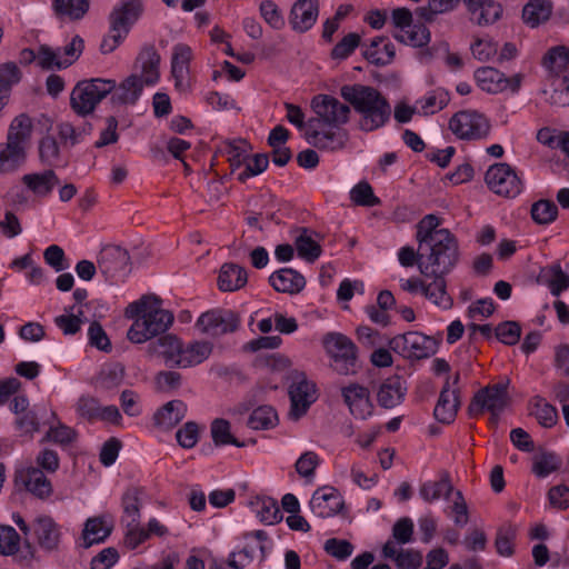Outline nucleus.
Masks as SVG:
<instances>
[{
    "label": "nucleus",
    "instance_id": "1",
    "mask_svg": "<svg viewBox=\"0 0 569 569\" xmlns=\"http://www.w3.org/2000/svg\"><path fill=\"white\" fill-rule=\"evenodd\" d=\"M440 218L436 214H427L418 222V238L420 246L429 242L432 248L428 262L419 263V271L427 278H433L425 288H431L432 296L428 298L436 306L449 309L452 299L447 293L445 274L449 273L459 260V246L453 233L449 229L439 228Z\"/></svg>",
    "mask_w": 569,
    "mask_h": 569
},
{
    "label": "nucleus",
    "instance_id": "2",
    "mask_svg": "<svg viewBox=\"0 0 569 569\" xmlns=\"http://www.w3.org/2000/svg\"><path fill=\"white\" fill-rule=\"evenodd\" d=\"M126 317L133 319L127 338L142 343L164 333L173 322V315L161 307V300L153 295L142 296L126 308Z\"/></svg>",
    "mask_w": 569,
    "mask_h": 569
},
{
    "label": "nucleus",
    "instance_id": "3",
    "mask_svg": "<svg viewBox=\"0 0 569 569\" xmlns=\"http://www.w3.org/2000/svg\"><path fill=\"white\" fill-rule=\"evenodd\" d=\"M340 94L360 114L359 128L365 132L382 128L391 118L388 99L375 87L346 84L341 87Z\"/></svg>",
    "mask_w": 569,
    "mask_h": 569
},
{
    "label": "nucleus",
    "instance_id": "4",
    "mask_svg": "<svg viewBox=\"0 0 569 569\" xmlns=\"http://www.w3.org/2000/svg\"><path fill=\"white\" fill-rule=\"evenodd\" d=\"M160 54L154 46L147 44L138 53L134 72L123 79L111 92V102L116 106L134 104L146 86L154 84L160 77Z\"/></svg>",
    "mask_w": 569,
    "mask_h": 569
},
{
    "label": "nucleus",
    "instance_id": "5",
    "mask_svg": "<svg viewBox=\"0 0 569 569\" xmlns=\"http://www.w3.org/2000/svg\"><path fill=\"white\" fill-rule=\"evenodd\" d=\"M116 81L93 78L79 81L71 91L70 106L81 117L92 113L98 103L112 92Z\"/></svg>",
    "mask_w": 569,
    "mask_h": 569
},
{
    "label": "nucleus",
    "instance_id": "6",
    "mask_svg": "<svg viewBox=\"0 0 569 569\" xmlns=\"http://www.w3.org/2000/svg\"><path fill=\"white\" fill-rule=\"evenodd\" d=\"M323 348L332 359L331 367L340 375L357 371V347L347 336L329 332L322 339Z\"/></svg>",
    "mask_w": 569,
    "mask_h": 569
},
{
    "label": "nucleus",
    "instance_id": "7",
    "mask_svg": "<svg viewBox=\"0 0 569 569\" xmlns=\"http://www.w3.org/2000/svg\"><path fill=\"white\" fill-rule=\"evenodd\" d=\"M316 117L308 120V126L339 128L349 121L350 107L329 94H318L311 100Z\"/></svg>",
    "mask_w": 569,
    "mask_h": 569
},
{
    "label": "nucleus",
    "instance_id": "8",
    "mask_svg": "<svg viewBox=\"0 0 569 569\" xmlns=\"http://www.w3.org/2000/svg\"><path fill=\"white\" fill-rule=\"evenodd\" d=\"M509 383L510 380L505 379L480 389L469 405V413L475 416L482 413L483 410H488L491 412V422L497 423L498 416L510 402L508 393Z\"/></svg>",
    "mask_w": 569,
    "mask_h": 569
},
{
    "label": "nucleus",
    "instance_id": "9",
    "mask_svg": "<svg viewBox=\"0 0 569 569\" xmlns=\"http://www.w3.org/2000/svg\"><path fill=\"white\" fill-rule=\"evenodd\" d=\"M389 348L407 359H425L436 352V341L418 331L398 335L389 340Z\"/></svg>",
    "mask_w": 569,
    "mask_h": 569
},
{
    "label": "nucleus",
    "instance_id": "10",
    "mask_svg": "<svg viewBox=\"0 0 569 569\" xmlns=\"http://www.w3.org/2000/svg\"><path fill=\"white\" fill-rule=\"evenodd\" d=\"M97 263L99 271L110 282L126 278L131 271L130 254L120 246L103 247L98 254Z\"/></svg>",
    "mask_w": 569,
    "mask_h": 569
},
{
    "label": "nucleus",
    "instance_id": "11",
    "mask_svg": "<svg viewBox=\"0 0 569 569\" xmlns=\"http://www.w3.org/2000/svg\"><path fill=\"white\" fill-rule=\"evenodd\" d=\"M450 130L462 140H480L490 132V122L477 111L457 112L449 121Z\"/></svg>",
    "mask_w": 569,
    "mask_h": 569
},
{
    "label": "nucleus",
    "instance_id": "12",
    "mask_svg": "<svg viewBox=\"0 0 569 569\" xmlns=\"http://www.w3.org/2000/svg\"><path fill=\"white\" fill-rule=\"evenodd\" d=\"M485 179L489 189L499 196L515 198L522 190L521 179L513 168L506 162L490 166Z\"/></svg>",
    "mask_w": 569,
    "mask_h": 569
},
{
    "label": "nucleus",
    "instance_id": "13",
    "mask_svg": "<svg viewBox=\"0 0 569 569\" xmlns=\"http://www.w3.org/2000/svg\"><path fill=\"white\" fill-rule=\"evenodd\" d=\"M240 323L239 316L231 310H210L197 320V328L209 336H221L233 332Z\"/></svg>",
    "mask_w": 569,
    "mask_h": 569
},
{
    "label": "nucleus",
    "instance_id": "14",
    "mask_svg": "<svg viewBox=\"0 0 569 569\" xmlns=\"http://www.w3.org/2000/svg\"><path fill=\"white\" fill-rule=\"evenodd\" d=\"M475 78L481 90L489 93H499L507 89L518 92L522 82V74L516 73L508 78L492 67H482L476 70Z\"/></svg>",
    "mask_w": 569,
    "mask_h": 569
},
{
    "label": "nucleus",
    "instance_id": "15",
    "mask_svg": "<svg viewBox=\"0 0 569 569\" xmlns=\"http://www.w3.org/2000/svg\"><path fill=\"white\" fill-rule=\"evenodd\" d=\"M0 553L13 556L14 561L21 566H29L34 556V548L26 541L20 548V536L10 526H0Z\"/></svg>",
    "mask_w": 569,
    "mask_h": 569
},
{
    "label": "nucleus",
    "instance_id": "16",
    "mask_svg": "<svg viewBox=\"0 0 569 569\" xmlns=\"http://www.w3.org/2000/svg\"><path fill=\"white\" fill-rule=\"evenodd\" d=\"M289 397L291 406L288 416L297 421L307 413L309 407L317 400L316 386L302 378L291 383Z\"/></svg>",
    "mask_w": 569,
    "mask_h": 569
},
{
    "label": "nucleus",
    "instance_id": "17",
    "mask_svg": "<svg viewBox=\"0 0 569 569\" xmlns=\"http://www.w3.org/2000/svg\"><path fill=\"white\" fill-rule=\"evenodd\" d=\"M309 506L319 518H329L341 512L345 501L337 489L326 486L313 492Z\"/></svg>",
    "mask_w": 569,
    "mask_h": 569
},
{
    "label": "nucleus",
    "instance_id": "18",
    "mask_svg": "<svg viewBox=\"0 0 569 569\" xmlns=\"http://www.w3.org/2000/svg\"><path fill=\"white\" fill-rule=\"evenodd\" d=\"M142 12L143 3L141 0L122 1L112 9L109 16L111 31L118 30L127 36L130 28L138 21Z\"/></svg>",
    "mask_w": 569,
    "mask_h": 569
},
{
    "label": "nucleus",
    "instance_id": "19",
    "mask_svg": "<svg viewBox=\"0 0 569 569\" xmlns=\"http://www.w3.org/2000/svg\"><path fill=\"white\" fill-rule=\"evenodd\" d=\"M305 137L313 147L327 150L342 149L349 139L346 130L340 128H337V130H333V128L325 129V127H307Z\"/></svg>",
    "mask_w": 569,
    "mask_h": 569
},
{
    "label": "nucleus",
    "instance_id": "20",
    "mask_svg": "<svg viewBox=\"0 0 569 569\" xmlns=\"http://www.w3.org/2000/svg\"><path fill=\"white\" fill-rule=\"evenodd\" d=\"M192 58L191 48L179 43L174 46L171 59V74L174 79V88L180 92H187L191 88L189 77V63Z\"/></svg>",
    "mask_w": 569,
    "mask_h": 569
},
{
    "label": "nucleus",
    "instance_id": "21",
    "mask_svg": "<svg viewBox=\"0 0 569 569\" xmlns=\"http://www.w3.org/2000/svg\"><path fill=\"white\" fill-rule=\"evenodd\" d=\"M318 16V0H298L291 8L289 22L295 31L302 33L312 28Z\"/></svg>",
    "mask_w": 569,
    "mask_h": 569
},
{
    "label": "nucleus",
    "instance_id": "22",
    "mask_svg": "<svg viewBox=\"0 0 569 569\" xmlns=\"http://www.w3.org/2000/svg\"><path fill=\"white\" fill-rule=\"evenodd\" d=\"M460 388H451L449 378L440 392L435 407V418L441 423H451L460 407Z\"/></svg>",
    "mask_w": 569,
    "mask_h": 569
},
{
    "label": "nucleus",
    "instance_id": "23",
    "mask_svg": "<svg viewBox=\"0 0 569 569\" xmlns=\"http://www.w3.org/2000/svg\"><path fill=\"white\" fill-rule=\"evenodd\" d=\"M342 397L350 409V412L360 419H365L372 412L369 390L358 383H351L342 388Z\"/></svg>",
    "mask_w": 569,
    "mask_h": 569
},
{
    "label": "nucleus",
    "instance_id": "24",
    "mask_svg": "<svg viewBox=\"0 0 569 569\" xmlns=\"http://www.w3.org/2000/svg\"><path fill=\"white\" fill-rule=\"evenodd\" d=\"M406 392V381L400 376L395 375L383 380L379 386L377 401L382 408L391 409L403 401Z\"/></svg>",
    "mask_w": 569,
    "mask_h": 569
},
{
    "label": "nucleus",
    "instance_id": "25",
    "mask_svg": "<svg viewBox=\"0 0 569 569\" xmlns=\"http://www.w3.org/2000/svg\"><path fill=\"white\" fill-rule=\"evenodd\" d=\"M269 283L278 292L296 295L306 287V279L295 269L282 268L271 273Z\"/></svg>",
    "mask_w": 569,
    "mask_h": 569
},
{
    "label": "nucleus",
    "instance_id": "26",
    "mask_svg": "<svg viewBox=\"0 0 569 569\" xmlns=\"http://www.w3.org/2000/svg\"><path fill=\"white\" fill-rule=\"evenodd\" d=\"M34 535L39 546L53 551L60 542V529L56 521L49 516H40L34 521Z\"/></svg>",
    "mask_w": 569,
    "mask_h": 569
},
{
    "label": "nucleus",
    "instance_id": "27",
    "mask_svg": "<svg viewBox=\"0 0 569 569\" xmlns=\"http://www.w3.org/2000/svg\"><path fill=\"white\" fill-rule=\"evenodd\" d=\"M20 479L26 490L39 499H48L53 492L51 481L39 468L27 469L20 473Z\"/></svg>",
    "mask_w": 569,
    "mask_h": 569
},
{
    "label": "nucleus",
    "instance_id": "28",
    "mask_svg": "<svg viewBox=\"0 0 569 569\" xmlns=\"http://www.w3.org/2000/svg\"><path fill=\"white\" fill-rule=\"evenodd\" d=\"M32 130L33 124L31 118L26 113H20L11 121L8 128L7 142L28 151L31 143Z\"/></svg>",
    "mask_w": 569,
    "mask_h": 569
},
{
    "label": "nucleus",
    "instance_id": "29",
    "mask_svg": "<svg viewBox=\"0 0 569 569\" xmlns=\"http://www.w3.org/2000/svg\"><path fill=\"white\" fill-rule=\"evenodd\" d=\"M248 281V274L243 267L227 262L220 268L218 276V287L221 291L232 292L241 289Z\"/></svg>",
    "mask_w": 569,
    "mask_h": 569
},
{
    "label": "nucleus",
    "instance_id": "30",
    "mask_svg": "<svg viewBox=\"0 0 569 569\" xmlns=\"http://www.w3.org/2000/svg\"><path fill=\"white\" fill-rule=\"evenodd\" d=\"M537 281L550 289V292L558 297L569 288V276L559 263H552L540 269Z\"/></svg>",
    "mask_w": 569,
    "mask_h": 569
},
{
    "label": "nucleus",
    "instance_id": "31",
    "mask_svg": "<svg viewBox=\"0 0 569 569\" xmlns=\"http://www.w3.org/2000/svg\"><path fill=\"white\" fill-rule=\"evenodd\" d=\"M453 492V485L447 471L440 475L439 480H429L423 482L419 488L420 497L428 503H431L440 498L449 499Z\"/></svg>",
    "mask_w": 569,
    "mask_h": 569
},
{
    "label": "nucleus",
    "instance_id": "32",
    "mask_svg": "<svg viewBox=\"0 0 569 569\" xmlns=\"http://www.w3.org/2000/svg\"><path fill=\"white\" fill-rule=\"evenodd\" d=\"M186 413L187 406L183 401L171 400L154 413L153 420L159 428L170 430L184 418Z\"/></svg>",
    "mask_w": 569,
    "mask_h": 569
},
{
    "label": "nucleus",
    "instance_id": "33",
    "mask_svg": "<svg viewBox=\"0 0 569 569\" xmlns=\"http://www.w3.org/2000/svg\"><path fill=\"white\" fill-rule=\"evenodd\" d=\"M143 493V489L140 487H129L122 495L121 506L123 510V516L121 522L123 525H132L136 526L137 522H140V510L142 507L141 496Z\"/></svg>",
    "mask_w": 569,
    "mask_h": 569
},
{
    "label": "nucleus",
    "instance_id": "34",
    "mask_svg": "<svg viewBox=\"0 0 569 569\" xmlns=\"http://www.w3.org/2000/svg\"><path fill=\"white\" fill-rule=\"evenodd\" d=\"M23 184L34 194L46 197L60 183L56 172L51 169L39 173H28L22 177Z\"/></svg>",
    "mask_w": 569,
    "mask_h": 569
},
{
    "label": "nucleus",
    "instance_id": "35",
    "mask_svg": "<svg viewBox=\"0 0 569 569\" xmlns=\"http://www.w3.org/2000/svg\"><path fill=\"white\" fill-rule=\"evenodd\" d=\"M313 234L318 236L307 228H301L298 230V236L295 238V248L298 256L309 263L315 262L322 252L321 246L313 238Z\"/></svg>",
    "mask_w": 569,
    "mask_h": 569
},
{
    "label": "nucleus",
    "instance_id": "36",
    "mask_svg": "<svg viewBox=\"0 0 569 569\" xmlns=\"http://www.w3.org/2000/svg\"><path fill=\"white\" fill-rule=\"evenodd\" d=\"M363 57L379 67L389 64L395 58V46L387 38L377 37L366 48Z\"/></svg>",
    "mask_w": 569,
    "mask_h": 569
},
{
    "label": "nucleus",
    "instance_id": "37",
    "mask_svg": "<svg viewBox=\"0 0 569 569\" xmlns=\"http://www.w3.org/2000/svg\"><path fill=\"white\" fill-rule=\"evenodd\" d=\"M90 8V0H52V10L60 19L79 21Z\"/></svg>",
    "mask_w": 569,
    "mask_h": 569
},
{
    "label": "nucleus",
    "instance_id": "38",
    "mask_svg": "<svg viewBox=\"0 0 569 569\" xmlns=\"http://www.w3.org/2000/svg\"><path fill=\"white\" fill-rule=\"evenodd\" d=\"M212 351L210 342L196 341L189 345L187 348L182 347V352L176 361V366L179 368H189L203 362Z\"/></svg>",
    "mask_w": 569,
    "mask_h": 569
},
{
    "label": "nucleus",
    "instance_id": "39",
    "mask_svg": "<svg viewBox=\"0 0 569 569\" xmlns=\"http://www.w3.org/2000/svg\"><path fill=\"white\" fill-rule=\"evenodd\" d=\"M27 159V151L9 142L0 143V173L18 170Z\"/></svg>",
    "mask_w": 569,
    "mask_h": 569
},
{
    "label": "nucleus",
    "instance_id": "40",
    "mask_svg": "<svg viewBox=\"0 0 569 569\" xmlns=\"http://www.w3.org/2000/svg\"><path fill=\"white\" fill-rule=\"evenodd\" d=\"M552 12V4L549 0H531L522 10L523 21L535 28L547 21Z\"/></svg>",
    "mask_w": 569,
    "mask_h": 569
},
{
    "label": "nucleus",
    "instance_id": "41",
    "mask_svg": "<svg viewBox=\"0 0 569 569\" xmlns=\"http://www.w3.org/2000/svg\"><path fill=\"white\" fill-rule=\"evenodd\" d=\"M152 346L164 358L168 367H177L176 361L182 352V342L174 335L160 336Z\"/></svg>",
    "mask_w": 569,
    "mask_h": 569
},
{
    "label": "nucleus",
    "instance_id": "42",
    "mask_svg": "<svg viewBox=\"0 0 569 569\" xmlns=\"http://www.w3.org/2000/svg\"><path fill=\"white\" fill-rule=\"evenodd\" d=\"M111 533V527H108L102 518H89L82 531L83 547L90 548L93 543L103 542Z\"/></svg>",
    "mask_w": 569,
    "mask_h": 569
},
{
    "label": "nucleus",
    "instance_id": "43",
    "mask_svg": "<svg viewBox=\"0 0 569 569\" xmlns=\"http://www.w3.org/2000/svg\"><path fill=\"white\" fill-rule=\"evenodd\" d=\"M21 79V72L16 63L0 64V110L7 104L11 87Z\"/></svg>",
    "mask_w": 569,
    "mask_h": 569
},
{
    "label": "nucleus",
    "instance_id": "44",
    "mask_svg": "<svg viewBox=\"0 0 569 569\" xmlns=\"http://www.w3.org/2000/svg\"><path fill=\"white\" fill-rule=\"evenodd\" d=\"M530 406L531 415L536 417L542 427L550 428L557 422L558 413L556 408L542 397H533L530 401Z\"/></svg>",
    "mask_w": 569,
    "mask_h": 569
},
{
    "label": "nucleus",
    "instance_id": "45",
    "mask_svg": "<svg viewBox=\"0 0 569 569\" xmlns=\"http://www.w3.org/2000/svg\"><path fill=\"white\" fill-rule=\"evenodd\" d=\"M393 37L405 44L417 48L423 47L430 41V32L422 23L413 24L402 32H395Z\"/></svg>",
    "mask_w": 569,
    "mask_h": 569
},
{
    "label": "nucleus",
    "instance_id": "46",
    "mask_svg": "<svg viewBox=\"0 0 569 569\" xmlns=\"http://www.w3.org/2000/svg\"><path fill=\"white\" fill-rule=\"evenodd\" d=\"M416 239L418 241V250L415 251L412 247H402L399 250L398 259L401 266L403 267H412L413 264H418L420 262H428V257L430 254V249L432 246L429 242H423L425 246H420V240L418 238V232L416 233Z\"/></svg>",
    "mask_w": 569,
    "mask_h": 569
},
{
    "label": "nucleus",
    "instance_id": "47",
    "mask_svg": "<svg viewBox=\"0 0 569 569\" xmlns=\"http://www.w3.org/2000/svg\"><path fill=\"white\" fill-rule=\"evenodd\" d=\"M230 422L222 418H217L211 422L210 432L216 446L233 445L243 447L244 443L236 439L230 432Z\"/></svg>",
    "mask_w": 569,
    "mask_h": 569
},
{
    "label": "nucleus",
    "instance_id": "48",
    "mask_svg": "<svg viewBox=\"0 0 569 569\" xmlns=\"http://www.w3.org/2000/svg\"><path fill=\"white\" fill-rule=\"evenodd\" d=\"M530 214L536 223L550 224L558 217V207L551 200L541 199L532 203Z\"/></svg>",
    "mask_w": 569,
    "mask_h": 569
},
{
    "label": "nucleus",
    "instance_id": "49",
    "mask_svg": "<svg viewBox=\"0 0 569 569\" xmlns=\"http://www.w3.org/2000/svg\"><path fill=\"white\" fill-rule=\"evenodd\" d=\"M517 537V528L506 525L498 529L495 540L497 552L502 557H511L515 553L513 541Z\"/></svg>",
    "mask_w": 569,
    "mask_h": 569
},
{
    "label": "nucleus",
    "instance_id": "50",
    "mask_svg": "<svg viewBox=\"0 0 569 569\" xmlns=\"http://www.w3.org/2000/svg\"><path fill=\"white\" fill-rule=\"evenodd\" d=\"M278 416L270 406H261L252 411L248 426L252 429H269L277 425Z\"/></svg>",
    "mask_w": 569,
    "mask_h": 569
},
{
    "label": "nucleus",
    "instance_id": "51",
    "mask_svg": "<svg viewBox=\"0 0 569 569\" xmlns=\"http://www.w3.org/2000/svg\"><path fill=\"white\" fill-rule=\"evenodd\" d=\"M501 14V4L495 0H488L479 7V10L471 12V20L479 26H488L499 20Z\"/></svg>",
    "mask_w": 569,
    "mask_h": 569
},
{
    "label": "nucleus",
    "instance_id": "52",
    "mask_svg": "<svg viewBox=\"0 0 569 569\" xmlns=\"http://www.w3.org/2000/svg\"><path fill=\"white\" fill-rule=\"evenodd\" d=\"M257 513L261 522L274 525L282 520V513L278 502L273 498H261L257 501Z\"/></svg>",
    "mask_w": 569,
    "mask_h": 569
},
{
    "label": "nucleus",
    "instance_id": "53",
    "mask_svg": "<svg viewBox=\"0 0 569 569\" xmlns=\"http://www.w3.org/2000/svg\"><path fill=\"white\" fill-rule=\"evenodd\" d=\"M124 378V367L113 363L103 368L98 378V386L104 390H112L119 387Z\"/></svg>",
    "mask_w": 569,
    "mask_h": 569
},
{
    "label": "nucleus",
    "instance_id": "54",
    "mask_svg": "<svg viewBox=\"0 0 569 569\" xmlns=\"http://www.w3.org/2000/svg\"><path fill=\"white\" fill-rule=\"evenodd\" d=\"M269 164V156L267 153H257L248 157L243 169L238 173L237 179L244 182L248 178L262 173Z\"/></svg>",
    "mask_w": 569,
    "mask_h": 569
},
{
    "label": "nucleus",
    "instance_id": "55",
    "mask_svg": "<svg viewBox=\"0 0 569 569\" xmlns=\"http://www.w3.org/2000/svg\"><path fill=\"white\" fill-rule=\"evenodd\" d=\"M84 48V41L80 36H74L71 41L60 50V60L57 69H64L78 60Z\"/></svg>",
    "mask_w": 569,
    "mask_h": 569
},
{
    "label": "nucleus",
    "instance_id": "56",
    "mask_svg": "<svg viewBox=\"0 0 569 569\" xmlns=\"http://www.w3.org/2000/svg\"><path fill=\"white\" fill-rule=\"evenodd\" d=\"M350 199L358 206L373 207L380 203L373 193L372 187L367 181L356 184L350 191Z\"/></svg>",
    "mask_w": 569,
    "mask_h": 569
},
{
    "label": "nucleus",
    "instance_id": "57",
    "mask_svg": "<svg viewBox=\"0 0 569 569\" xmlns=\"http://www.w3.org/2000/svg\"><path fill=\"white\" fill-rule=\"evenodd\" d=\"M459 0H429L427 7L416 9V14L423 20L431 21L436 14L452 10Z\"/></svg>",
    "mask_w": 569,
    "mask_h": 569
},
{
    "label": "nucleus",
    "instance_id": "58",
    "mask_svg": "<svg viewBox=\"0 0 569 569\" xmlns=\"http://www.w3.org/2000/svg\"><path fill=\"white\" fill-rule=\"evenodd\" d=\"M77 436L78 433L74 429L58 422V426L49 428L43 440L52 441L60 446H67L72 443L77 439Z\"/></svg>",
    "mask_w": 569,
    "mask_h": 569
},
{
    "label": "nucleus",
    "instance_id": "59",
    "mask_svg": "<svg viewBox=\"0 0 569 569\" xmlns=\"http://www.w3.org/2000/svg\"><path fill=\"white\" fill-rule=\"evenodd\" d=\"M495 335L499 341L507 346L518 343L521 336V327L516 321H505L497 326Z\"/></svg>",
    "mask_w": 569,
    "mask_h": 569
},
{
    "label": "nucleus",
    "instance_id": "60",
    "mask_svg": "<svg viewBox=\"0 0 569 569\" xmlns=\"http://www.w3.org/2000/svg\"><path fill=\"white\" fill-rule=\"evenodd\" d=\"M263 20L273 29L280 30L284 26V19L278 6L271 0H264L259 7Z\"/></svg>",
    "mask_w": 569,
    "mask_h": 569
},
{
    "label": "nucleus",
    "instance_id": "61",
    "mask_svg": "<svg viewBox=\"0 0 569 569\" xmlns=\"http://www.w3.org/2000/svg\"><path fill=\"white\" fill-rule=\"evenodd\" d=\"M555 89L550 96V103L558 107L569 104V71L558 77L553 83Z\"/></svg>",
    "mask_w": 569,
    "mask_h": 569
},
{
    "label": "nucleus",
    "instance_id": "62",
    "mask_svg": "<svg viewBox=\"0 0 569 569\" xmlns=\"http://www.w3.org/2000/svg\"><path fill=\"white\" fill-rule=\"evenodd\" d=\"M59 146L51 136L43 137L39 142V158L44 164L52 166L59 159Z\"/></svg>",
    "mask_w": 569,
    "mask_h": 569
},
{
    "label": "nucleus",
    "instance_id": "63",
    "mask_svg": "<svg viewBox=\"0 0 569 569\" xmlns=\"http://www.w3.org/2000/svg\"><path fill=\"white\" fill-rule=\"evenodd\" d=\"M229 162L232 171L244 167L248 159V143L244 140H238L228 144Z\"/></svg>",
    "mask_w": 569,
    "mask_h": 569
},
{
    "label": "nucleus",
    "instance_id": "64",
    "mask_svg": "<svg viewBox=\"0 0 569 569\" xmlns=\"http://www.w3.org/2000/svg\"><path fill=\"white\" fill-rule=\"evenodd\" d=\"M545 64L551 70H561L569 64V49L563 46L551 48L545 57Z\"/></svg>",
    "mask_w": 569,
    "mask_h": 569
}]
</instances>
